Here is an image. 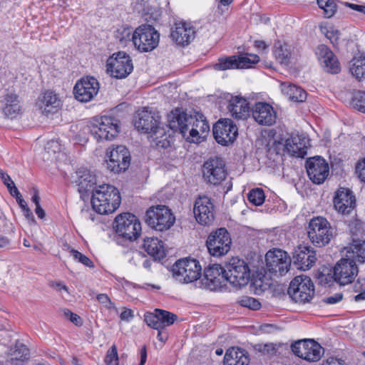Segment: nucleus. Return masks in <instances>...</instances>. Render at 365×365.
Segmentation results:
<instances>
[{
	"label": "nucleus",
	"instance_id": "obj_11",
	"mask_svg": "<svg viewBox=\"0 0 365 365\" xmlns=\"http://www.w3.org/2000/svg\"><path fill=\"white\" fill-rule=\"evenodd\" d=\"M116 232L128 240H135L141 233V225L137 217L131 213L125 212L115 219Z\"/></svg>",
	"mask_w": 365,
	"mask_h": 365
},
{
	"label": "nucleus",
	"instance_id": "obj_19",
	"mask_svg": "<svg viewBox=\"0 0 365 365\" xmlns=\"http://www.w3.org/2000/svg\"><path fill=\"white\" fill-rule=\"evenodd\" d=\"M305 167L309 178L314 184L320 185L323 183L329 173V164L321 156L308 158L306 160Z\"/></svg>",
	"mask_w": 365,
	"mask_h": 365
},
{
	"label": "nucleus",
	"instance_id": "obj_28",
	"mask_svg": "<svg viewBox=\"0 0 365 365\" xmlns=\"http://www.w3.org/2000/svg\"><path fill=\"white\" fill-rule=\"evenodd\" d=\"M195 36V31L193 27L185 23L175 24L171 32L172 39L178 45H188Z\"/></svg>",
	"mask_w": 365,
	"mask_h": 365
},
{
	"label": "nucleus",
	"instance_id": "obj_40",
	"mask_svg": "<svg viewBox=\"0 0 365 365\" xmlns=\"http://www.w3.org/2000/svg\"><path fill=\"white\" fill-rule=\"evenodd\" d=\"M214 69L225 71L228 69H236L237 68V56H230L225 58H220L218 63L213 66Z\"/></svg>",
	"mask_w": 365,
	"mask_h": 365
},
{
	"label": "nucleus",
	"instance_id": "obj_7",
	"mask_svg": "<svg viewBox=\"0 0 365 365\" xmlns=\"http://www.w3.org/2000/svg\"><path fill=\"white\" fill-rule=\"evenodd\" d=\"M160 40V34L150 25L138 27L132 36V42L140 52H148L155 48Z\"/></svg>",
	"mask_w": 365,
	"mask_h": 365
},
{
	"label": "nucleus",
	"instance_id": "obj_15",
	"mask_svg": "<svg viewBox=\"0 0 365 365\" xmlns=\"http://www.w3.org/2000/svg\"><path fill=\"white\" fill-rule=\"evenodd\" d=\"M227 170L224 160L219 157L210 158L202 165V177L211 185H220L225 180Z\"/></svg>",
	"mask_w": 365,
	"mask_h": 365
},
{
	"label": "nucleus",
	"instance_id": "obj_25",
	"mask_svg": "<svg viewBox=\"0 0 365 365\" xmlns=\"http://www.w3.org/2000/svg\"><path fill=\"white\" fill-rule=\"evenodd\" d=\"M36 106L43 114L47 115L56 113L61 106V101L54 92L46 91L39 96Z\"/></svg>",
	"mask_w": 365,
	"mask_h": 365
},
{
	"label": "nucleus",
	"instance_id": "obj_38",
	"mask_svg": "<svg viewBox=\"0 0 365 365\" xmlns=\"http://www.w3.org/2000/svg\"><path fill=\"white\" fill-rule=\"evenodd\" d=\"M306 346L307 361H319L324 352V349L320 346V344L315 341L314 339H307V344Z\"/></svg>",
	"mask_w": 365,
	"mask_h": 365
},
{
	"label": "nucleus",
	"instance_id": "obj_17",
	"mask_svg": "<svg viewBox=\"0 0 365 365\" xmlns=\"http://www.w3.org/2000/svg\"><path fill=\"white\" fill-rule=\"evenodd\" d=\"M265 260L267 271L276 276L284 275L291 266L289 256L281 250H269L266 254Z\"/></svg>",
	"mask_w": 365,
	"mask_h": 365
},
{
	"label": "nucleus",
	"instance_id": "obj_51",
	"mask_svg": "<svg viewBox=\"0 0 365 365\" xmlns=\"http://www.w3.org/2000/svg\"><path fill=\"white\" fill-rule=\"evenodd\" d=\"M239 304L242 307H247L252 310H257L261 307V304L257 299L248 296L242 297L239 300Z\"/></svg>",
	"mask_w": 365,
	"mask_h": 365
},
{
	"label": "nucleus",
	"instance_id": "obj_21",
	"mask_svg": "<svg viewBox=\"0 0 365 365\" xmlns=\"http://www.w3.org/2000/svg\"><path fill=\"white\" fill-rule=\"evenodd\" d=\"M203 284L210 290H217L226 286V267L214 264L205 269Z\"/></svg>",
	"mask_w": 365,
	"mask_h": 365
},
{
	"label": "nucleus",
	"instance_id": "obj_43",
	"mask_svg": "<svg viewBox=\"0 0 365 365\" xmlns=\"http://www.w3.org/2000/svg\"><path fill=\"white\" fill-rule=\"evenodd\" d=\"M144 320L148 327L157 330L162 329L159 313L156 309L153 312H146L144 314Z\"/></svg>",
	"mask_w": 365,
	"mask_h": 365
},
{
	"label": "nucleus",
	"instance_id": "obj_30",
	"mask_svg": "<svg viewBox=\"0 0 365 365\" xmlns=\"http://www.w3.org/2000/svg\"><path fill=\"white\" fill-rule=\"evenodd\" d=\"M304 138L299 135H291L284 145L288 153L292 156L304 158L307 155V147Z\"/></svg>",
	"mask_w": 365,
	"mask_h": 365
},
{
	"label": "nucleus",
	"instance_id": "obj_6",
	"mask_svg": "<svg viewBox=\"0 0 365 365\" xmlns=\"http://www.w3.org/2000/svg\"><path fill=\"white\" fill-rule=\"evenodd\" d=\"M175 217L171 210L165 205L150 207L145 213V222L153 229L164 231L174 224Z\"/></svg>",
	"mask_w": 365,
	"mask_h": 365
},
{
	"label": "nucleus",
	"instance_id": "obj_32",
	"mask_svg": "<svg viewBox=\"0 0 365 365\" xmlns=\"http://www.w3.org/2000/svg\"><path fill=\"white\" fill-rule=\"evenodd\" d=\"M5 116L10 119L17 118L21 114V106L19 96L15 93H7L4 96V106L2 108Z\"/></svg>",
	"mask_w": 365,
	"mask_h": 365
},
{
	"label": "nucleus",
	"instance_id": "obj_62",
	"mask_svg": "<svg viewBox=\"0 0 365 365\" xmlns=\"http://www.w3.org/2000/svg\"><path fill=\"white\" fill-rule=\"evenodd\" d=\"M323 365H345L344 361L334 357L329 358Z\"/></svg>",
	"mask_w": 365,
	"mask_h": 365
},
{
	"label": "nucleus",
	"instance_id": "obj_26",
	"mask_svg": "<svg viewBox=\"0 0 365 365\" xmlns=\"http://www.w3.org/2000/svg\"><path fill=\"white\" fill-rule=\"evenodd\" d=\"M293 262L300 269H310L316 262L315 252L307 246H298L293 252Z\"/></svg>",
	"mask_w": 365,
	"mask_h": 365
},
{
	"label": "nucleus",
	"instance_id": "obj_4",
	"mask_svg": "<svg viewBox=\"0 0 365 365\" xmlns=\"http://www.w3.org/2000/svg\"><path fill=\"white\" fill-rule=\"evenodd\" d=\"M307 235L314 246L323 247L333 238L334 229L325 217H314L309 222Z\"/></svg>",
	"mask_w": 365,
	"mask_h": 365
},
{
	"label": "nucleus",
	"instance_id": "obj_41",
	"mask_svg": "<svg viewBox=\"0 0 365 365\" xmlns=\"http://www.w3.org/2000/svg\"><path fill=\"white\" fill-rule=\"evenodd\" d=\"M259 61V57L256 54L237 56L238 68H248Z\"/></svg>",
	"mask_w": 365,
	"mask_h": 365
},
{
	"label": "nucleus",
	"instance_id": "obj_64",
	"mask_svg": "<svg viewBox=\"0 0 365 365\" xmlns=\"http://www.w3.org/2000/svg\"><path fill=\"white\" fill-rule=\"evenodd\" d=\"M147 359L146 347L144 346L140 350V362L139 365H144Z\"/></svg>",
	"mask_w": 365,
	"mask_h": 365
},
{
	"label": "nucleus",
	"instance_id": "obj_53",
	"mask_svg": "<svg viewBox=\"0 0 365 365\" xmlns=\"http://www.w3.org/2000/svg\"><path fill=\"white\" fill-rule=\"evenodd\" d=\"M70 253L73 256L74 259L77 260L78 262L82 263L83 264L88 267H94L93 262L87 256L84 255L78 250L71 249Z\"/></svg>",
	"mask_w": 365,
	"mask_h": 365
},
{
	"label": "nucleus",
	"instance_id": "obj_35",
	"mask_svg": "<svg viewBox=\"0 0 365 365\" xmlns=\"http://www.w3.org/2000/svg\"><path fill=\"white\" fill-rule=\"evenodd\" d=\"M281 90L292 101L304 102L307 99V92L302 88L289 82L282 83Z\"/></svg>",
	"mask_w": 365,
	"mask_h": 365
},
{
	"label": "nucleus",
	"instance_id": "obj_57",
	"mask_svg": "<svg viewBox=\"0 0 365 365\" xmlns=\"http://www.w3.org/2000/svg\"><path fill=\"white\" fill-rule=\"evenodd\" d=\"M343 299V294L341 293H336L332 296L324 297L322 299V302L327 304H334Z\"/></svg>",
	"mask_w": 365,
	"mask_h": 365
},
{
	"label": "nucleus",
	"instance_id": "obj_8",
	"mask_svg": "<svg viewBox=\"0 0 365 365\" xmlns=\"http://www.w3.org/2000/svg\"><path fill=\"white\" fill-rule=\"evenodd\" d=\"M118 120L111 116H101L94 119L89 130L97 140H113L119 132Z\"/></svg>",
	"mask_w": 365,
	"mask_h": 365
},
{
	"label": "nucleus",
	"instance_id": "obj_23",
	"mask_svg": "<svg viewBox=\"0 0 365 365\" xmlns=\"http://www.w3.org/2000/svg\"><path fill=\"white\" fill-rule=\"evenodd\" d=\"M356 197L353 192L346 187H339L335 192L334 207L344 215H349L356 207Z\"/></svg>",
	"mask_w": 365,
	"mask_h": 365
},
{
	"label": "nucleus",
	"instance_id": "obj_39",
	"mask_svg": "<svg viewBox=\"0 0 365 365\" xmlns=\"http://www.w3.org/2000/svg\"><path fill=\"white\" fill-rule=\"evenodd\" d=\"M274 48L276 60L280 63L287 64L292 54L291 46L287 43L282 44L277 42L274 44Z\"/></svg>",
	"mask_w": 365,
	"mask_h": 365
},
{
	"label": "nucleus",
	"instance_id": "obj_22",
	"mask_svg": "<svg viewBox=\"0 0 365 365\" xmlns=\"http://www.w3.org/2000/svg\"><path fill=\"white\" fill-rule=\"evenodd\" d=\"M193 212L201 225H210L215 219L214 205L207 196H200L195 200Z\"/></svg>",
	"mask_w": 365,
	"mask_h": 365
},
{
	"label": "nucleus",
	"instance_id": "obj_63",
	"mask_svg": "<svg viewBox=\"0 0 365 365\" xmlns=\"http://www.w3.org/2000/svg\"><path fill=\"white\" fill-rule=\"evenodd\" d=\"M51 286L58 291L65 290V291L68 292V287L65 284H63L61 282H52L51 284Z\"/></svg>",
	"mask_w": 365,
	"mask_h": 365
},
{
	"label": "nucleus",
	"instance_id": "obj_3",
	"mask_svg": "<svg viewBox=\"0 0 365 365\" xmlns=\"http://www.w3.org/2000/svg\"><path fill=\"white\" fill-rule=\"evenodd\" d=\"M120 202L118 190L108 184L98 185L91 197L93 210L101 215L113 213L118 208Z\"/></svg>",
	"mask_w": 365,
	"mask_h": 365
},
{
	"label": "nucleus",
	"instance_id": "obj_13",
	"mask_svg": "<svg viewBox=\"0 0 365 365\" xmlns=\"http://www.w3.org/2000/svg\"><path fill=\"white\" fill-rule=\"evenodd\" d=\"M231 242L230 233L225 228L221 227L208 235L206 246L211 255L221 257L230 251Z\"/></svg>",
	"mask_w": 365,
	"mask_h": 365
},
{
	"label": "nucleus",
	"instance_id": "obj_29",
	"mask_svg": "<svg viewBox=\"0 0 365 365\" xmlns=\"http://www.w3.org/2000/svg\"><path fill=\"white\" fill-rule=\"evenodd\" d=\"M78 180L76 183L78 192L82 194L93 192L96 191L98 186L96 185V177L88 170H80L76 173Z\"/></svg>",
	"mask_w": 365,
	"mask_h": 365
},
{
	"label": "nucleus",
	"instance_id": "obj_5",
	"mask_svg": "<svg viewBox=\"0 0 365 365\" xmlns=\"http://www.w3.org/2000/svg\"><path fill=\"white\" fill-rule=\"evenodd\" d=\"M173 277L180 283H190L200 278L202 267L194 258L185 257L175 262L171 269Z\"/></svg>",
	"mask_w": 365,
	"mask_h": 365
},
{
	"label": "nucleus",
	"instance_id": "obj_52",
	"mask_svg": "<svg viewBox=\"0 0 365 365\" xmlns=\"http://www.w3.org/2000/svg\"><path fill=\"white\" fill-rule=\"evenodd\" d=\"M105 362L106 365H118L117 346L113 344L107 351Z\"/></svg>",
	"mask_w": 365,
	"mask_h": 365
},
{
	"label": "nucleus",
	"instance_id": "obj_9",
	"mask_svg": "<svg viewBox=\"0 0 365 365\" xmlns=\"http://www.w3.org/2000/svg\"><path fill=\"white\" fill-rule=\"evenodd\" d=\"M287 293L296 302H309L314 294V284L309 277L297 276L291 281Z\"/></svg>",
	"mask_w": 365,
	"mask_h": 365
},
{
	"label": "nucleus",
	"instance_id": "obj_46",
	"mask_svg": "<svg viewBox=\"0 0 365 365\" xmlns=\"http://www.w3.org/2000/svg\"><path fill=\"white\" fill-rule=\"evenodd\" d=\"M319 6L324 10V15L330 18L336 11V4L334 0H317Z\"/></svg>",
	"mask_w": 365,
	"mask_h": 365
},
{
	"label": "nucleus",
	"instance_id": "obj_1",
	"mask_svg": "<svg viewBox=\"0 0 365 365\" xmlns=\"http://www.w3.org/2000/svg\"><path fill=\"white\" fill-rule=\"evenodd\" d=\"M167 126L174 132H179L191 143L201 142L210 130V125L202 113H196L192 115L178 108L168 115Z\"/></svg>",
	"mask_w": 365,
	"mask_h": 365
},
{
	"label": "nucleus",
	"instance_id": "obj_59",
	"mask_svg": "<svg viewBox=\"0 0 365 365\" xmlns=\"http://www.w3.org/2000/svg\"><path fill=\"white\" fill-rule=\"evenodd\" d=\"M326 36L330 40L331 43H337V41L339 39V31H327Z\"/></svg>",
	"mask_w": 365,
	"mask_h": 365
},
{
	"label": "nucleus",
	"instance_id": "obj_55",
	"mask_svg": "<svg viewBox=\"0 0 365 365\" xmlns=\"http://www.w3.org/2000/svg\"><path fill=\"white\" fill-rule=\"evenodd\" d=\"M63 314L66 317L69 318L70 321L73 323L76 326H81L82 324V321L81 317L73 313L71 311H70L68 309H64L63 310Z\"/></svg>",
	"mask_w": 365,
	"mask_h": 365
},
{
	"label": "nucleus",
	"instance_id": "obj_33",
	"mask_svg": "<svg viewBox=\"0 0 365 365\" xmlns=\"http://www.w3.org/2000/svg\"><path fill=\"white\" fill-rule=\"evenodd\" d=\"M224 365H249L250 359L245 350L231 347L224 356Z\"/></svg>",
	"mask_w": 365,
	"mask_h": 365
},
{
	"label": "nucleus",
	"instance_id": "obj_34",
	"mask_svg": "<svg viewBox=\"0 0 365 365\" xmlns=\"http://www.w3.org/2000/svg\"><path fill=\"white\" fill-rule=\"evenodd\" d=\"M143 247L147 253L155 259H161L165 257L163 242L157 237H146L144 239Z\"/></svg>",
	"mask_w": 365,
	"mask_h": 365
},
{
	"label": "nucleus",
	"instance_id": "obj_49",
	"mask_svg": "<svg viewBox=\"0 0 365 365\" xmlns=\"http://www.w3.org/2000/svg\"><path fill=\"white\" fill-rule=\"evenodd\" d=\"M11 355L12 360L24 361L29 355V350L26 345L17 343Z\"/></svg>",
	"mask_w": 365,
	"mask_h": 365
},
{
	"label": "nucleus",
	"instance_id": "obj_18",
	"mask_svg": "<svg viewBox=\"0 0 365 365\" xmlns=\"http://www.w3.org/2000/svg\"><path fill=\"white\" fill-rule=\"evenodd\" d=\"M213 135L216 141L222 145H227L235 140L238 129L231 119L219 120L213 126Z\"/></svg>",
	"mask_w": 365,
	"mask_h": 365
},
{
	"label": "nucleus",
	"instance_id": "obj_47",
	"mask_svg": "<svg viewBox=\"0 0 365 365\" xmlns=\"http://www.w3.org/2000/svg\"><path fill=\"white\" fill-rule=\"evenodd\" d=\"M248 200L256 206H259L263 204L265 199L264 191L260 188L252 190L248 195Z\"/></svg>",
	"mask_w": 365,
	"mask_h": 365
},
{
	"label": "nucleus",
	"instance_id": "obj_16",
	"mask_svg": "<svg viewBox=\"0 0 365 365\" xmlns=\"http://www.w3.org/2000/svg\"><path fill=\"white\" fill-rule=\"evenodd\" d=\"M359 272L356 262L351 258H342L334 267L333 279L339 284L344 286L351 284Z\"/></svg>",
	"mask_w": 365,
	"mask_h": 365
},
{
	"label": "nucleus",
	"instance_id": "obj_60",
	"mask_svg": "<svg viewBox=\"0 0 365 365\" xmlns=\"http://www.w3.org/2000/svg\"><path fill=\"white\" fill-rule=\"evenodd\" d=\"M134 317L133 312L131 309H125L120 315V319L123 321H129Z\"/></svg>",
	"mask_w": 365,
	"mask_h": 365
},
{
	"label": "nucleus",
	"instance_id": "obj_36",
	"mask_svg": "<svg viewBox=\"0 0 365 365\" xmlns=\"http://www.w3.org/2000/svg\"><path fill=\"white\" fill-rule=\"evenodd\" d=\"M349 70L351 76L358 81L365 80V56H354L349 63Z\"/></svg>",
	"mask_w": 365,
	"mask_h": 365
},
{
	"label": "nucleus",
	"instance_id": "obj_31",
	"mask_svg": "<svg viewBox=\"0 0 365 365\" xmlns=\"http://www.w3.org/2000/svg\"><path fill=\"white\" fill-rule=\"evenodd\" d=\"M227 109L236 119H243L249 115V106L246 99L235 96L230 100Z\"/></svg>",
	"mask_w": 365,
	"mask_h": 365
},
{
	"label": "nucleus",
	"instance_id": "obj_58",
	"mask_svg": "<svg viewBox=\"0 0 365 365\" xmlns=\"http://www.w3.org/2000/svg\"><path fill=\"white\" fill-rule=\"evenodd\" d=\"M356 170L361 180L365 182V159L356 165Z\"/></svg>",
	"mask_w": 365,
	"mask_h": 365
},
{
	"label": "nucleus",
	"instance_id": "obj_12",
	"mask_svg": "<svg viewBox=\"0 0 365 365\" xmlns=\"http://www.w3.org/2000/svg\"><path fill=\"white\" fill-rule=\"evenodd\" d=\"M133 70V64L129 55L124 51L113 53L106 62V71L115 78H124Z\"/></svg>",
	"mask_w": 365,
	"mask_h": 365
},
{
	"label": "nucleus",
	"instance_id": "obj_48",
	"mask_svg": "<svg viewBox=\"0 0 365 365\" xmlns=\"http://www.w3.org/2000/svg\"><path fill=\"white\" fill-rule=\"evenodd\" d=\"M307 339L299 340L292 344L291 349L293 353L299 358L307 361L306 348Z\"/></svg>",
	"mask_w": 365,
	"mask_h": 365
},
{
	"label": "nucleus",
	"instance_id": "obj_50",
	"mask_svg": "<svg viewBox=\"0 0 365 365\" xmlns=\"http://www.w3.org/2000/svg\"><path fill=\"white\" fill-rule=\"evenodd\" d=\"M276 346L273 343L258 344L255 346V349L264 356H272L277 353Z\"/></svg>",
	"mask_w": 365,
	"mask_h": 365
},
{
	"label": "nucleus",
	"instance_id": "obj_14",
	"mask_svg": "<svg viewBox=\"0 0 365 365\" xmlns=\"http://www.w3.org/2000/svg\"><path fill=\"white\" fill-rule=\"evenodd\" d=\"M108 169L114 173L125 172L130 164L129 150L124 145L113 146L106 152Z\"/></svg>",
	"mask_w": 365,
	"mask_h": 365
},
{
	"label": "nucleus",
	"instance_id": "obj_2",
	"mask_svg": "<svg viewBox=\"0 0 365 365\" xmlns=\"http://www.w3.org/2000/svg\"><path fill=\"white\" fill-rule=\"evenodd\" d=\"M135 127L140 132L148 135L155 145L167 148L170 141L166 136V130L160 122V117L146 108L139 110L135 116Z\"/></svg>",
	"mask_w": 365,
	"mask_h": 365
},
{
	"label": "nucleus",
	"instance_id": "obj_45",
	"mask_svg": "<svg viewBox=\"0 0 365 365\" xmlns=\"http://www.w3.org/2000/svg\"><path fill=\"white\" fill-rule=\"evenodd\" d=\"M156 312L159 313L162 329L172 325L178 319L176 314L170 312L160 309H156Z\"/></svg>",
	"mask_w": 365,
	"mask_h": 365
},
{
	"label": "nucleus",
	"instance_id": "obj_27",
	"mask_svg": "<svg viewBox=\"0 0 365 365\" xmlns=\"http://www.w3.org/2000/svg\"><path fill=\"white\" fill-rule=\"evenodd\" d=\"M316 53L323 59V67L325 71L336 74L341 71L340 63L336 55L325 45H319Z\"/></svg>",
	"mask_w": 365,
	"mask_h": 365
},
{
	"label": "nucleus",
	"instance_id": "obj_61",
	"mask_svg": "<svg viewBox=\"0 0 365 365\" xmlns=\"http://www.w3.org/2000/svg\"><path fill=\"white\" fill-rule=\"evenodd\" d=\"M345 6L354 11H357L360 13L365 14V6L364 5H358L355 4L346 2Z\"/></svg>",
	"mask_w": 365,
	"mask_h": 365
},
{
	"label": "nucleus",
	"instance_id": "obj_42",
	"mask_svg": "<svg viewBox=\"0 0 365 365\" xmlns=\"http://www.w3.org/2000/svg\"><path fill=\"white\" fill-rule=\"evenodd\" d=\"M351 105L356 110L365 113V91H355L353 93Z\"/></svg>",
	"mask_w": 365,
	"mask_h": 365
},
{
	"label": "nucleus",
	"instance_id": "obj_20",
	"mask_svg": "<svg viewBox=\"0 0 365 365\" xmlns=\"http://www.w3.org/2000/svg\"><path fill=\"white\" fill-rule=\"evenodd\" d=\"M99 83L93 77L87 76L78 80L74 88L73 94L80 102H89L98 94Z\"/></svg>",
	"mask_w": 365,
	"mask_h": 365
},
{
	"label": "nucleus",
	"instance_id": "obj_56",
	"mask_svg": "<svg viewBox=\"0 0 365 365\" xmlns=\"http://www.w3.org/2000/svg\"><path fill=\"white\" fill-rule=\"evenodd\" d=\"M362 286L363 284L361 283V281L360 279H358L357 282L354 285V291L356 292H359L360 293L354 297V299L356 302L365 299V289H363Z\"/></svg>",
	"mask_w": 365,
	"mask_h": 365
},
{
	"label": "nucleus",
	"instance_id": "obj_54",
	"mask_svg": "<svg viewBox=\"0 0 365 365\" xmlns=\"http://www.w3.org/2000/svg\"><path fill=\"white\" fill-rule=\"evenodd\" d=\"M97 301L108 310L116 309L114 303L106 294H98L96 296Z\"/></svg>",
	"mask_w": 365,
	"mask_h": 365
},
{
	"label": "nucleus",
	"instance_id": "obj_44",
	"mask_svg": "<svg viewBox=\"0 0 365 365\" xmlns=\"http://www.w3.org/2000/svg\"><path fill=\"white\" fill-rule=\"evenodd\" d=\"M133 32L130 27H121L118 29L115 38L119 41L121 46H126L128 42L132 41Z\"/></svg>",
	"mask_w": 365,
	"mask_h": 365
},
{
	"label": "nucleus",
	"instance_id": "obj_24",
	"mask_svg": "<svg viewBox=\"0 0 365 365\" xmlns=\"http://www.w3.org/2000/svg\"><path fill=\"white\" fill-rule=\"evenodd\" d=\"M252 117L258 124L269 126L275 123L277 113L269 104L259 102L255 105Z\"/></svg>",
	"mask_w": 365,
	"mask_h": 365
},
{
	"label": "nucleus",
	"instance_id": "obj_37",
	"mask_svg": "<svg viewBox=\"0 0 365 365\" xmlns=\"http://www.w3.org/2000/svg\"><path fill=\"white\" fill-rule=\"evenodd\" d=\"M349 249L350 251H348V253L350 254L349 258L359 263L365 262V241L353 240Z\"/></svg>",
	"mask_w": 365,
	"mask_h": 365
},
{
	"label": "nucleus",
	"instance_id": "obj_10",
	"mask_svg": "<svg viewBox=\"0 0 365 365\" xmlns=\"http://www.w3.org/2000/svg\"><path fill=\"white\" fill-rule=\"evenodd\" d=\"M227 282L233 287H241L247 284L250 279V269L243 259L232 258L226 264Z\"/></svg>",
	"mask_w": 365,
	"mask_h": 365
}]
</instances>
